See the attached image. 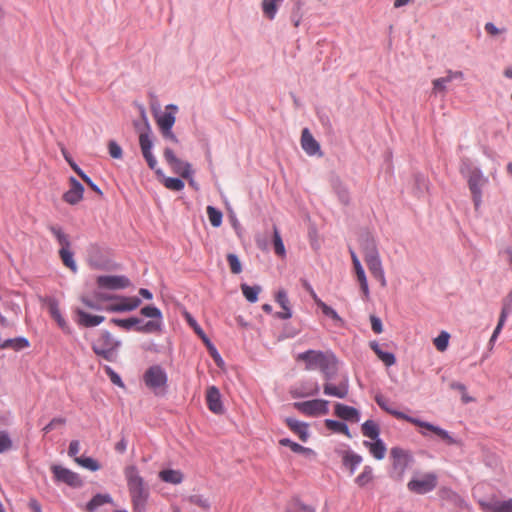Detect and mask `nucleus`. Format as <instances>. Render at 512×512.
Segmentation results:
<instances>
[{"label": "nucleus", "mask_w": 512, "mask_h": 512, "mask_svg": "<svg viewBox=\"0 0 512 512\" xmlns=\"http://www.w3.org/2000/svg\"><path fill=\"white\" fill-rule=\"evenodd\" d=\"M167 380L165 370L159 365L149 367L143 375L145 385L155 393L166 388Z\"/></svg>", "instance_id": "423d86ee"}, {"label": "nucleus", "mask_w": 512, "mask_h": 512, "mask_svg": "<svg viewBox=\"0 0 512 512\" xmlns=\"http://www.w3.org/2000/svg\"><path fill=\"white\" fill-rule=\"evenodd\" d=\"M488 178L479 169H473L468 177V185L472 194V200L476 209L482 202V189L487 184Z\"/></svg>", "instance_id": "0eeeda50"}, {"label": "nucleus", "mask_w": 512, "mask_h": 512, "mask_svg": "<svg viewBox=\"0 0 512 512\" xmlns=\"http://www.w3.org/2000/svg\"><path fill=\"white\" fill-rule=\"evenodd\" d=\"M287 426L298 435L301 441L306 442L309 438L308 425L293 418L285 420Z\"/></svg>", "instance_id": "a878e982"}, {"label": "nucleus", "mask_w": 512, "mask_h": 512, "mask_svg": "<svg viewBox=\"0 0 512 512\" xmlns=\"http://www.w3.org/2000/svg\"><path fill=\"white\" fill-rule=\"evenodd\" d=\"M74 312L76 314V323L85 328L98 326L105 320L104 316L92 315L79 308L75 309Z\"/></svg>", "instance_id": "6ab92c4d"}, {"label": "nucleus", "mask_w": 512, "mask_h": 512, "mask_svg": "<svg viewBox=\"0 0 512 512\" xmlns=\"http://www.w3.org/2000/svg\"><path fill=\"white\" fill-rule=\"evenodd\" d=\"M335 414L343 420L354 422L359 421V412L355 408L341 403H337L335 405Z\"/></svg>", "instance_id": "393cba45"}, {"label": "nucleus", "mask_w": 512, "mask_h": 512, "mask_svg": "<svg viewBox=\"0 0 512 512\" xmlns=\"http://www.w3.org/2000/svg\"><path fill=\"white\" fill-rule=\"evenodd\" d=\"M185 319L190 327L193 328V330L203 339V341L207 344H209V339L206 337L205 333L201 329V327L198 325L196 320L191 316L190 313L185 312L184 313Z\"/></svg>", "instance_id": "8fccbe9b"}, {"label": "nucleus", "mask_w": 512, "mask_h": 512, "mask_svg": "<svg viewBox=\"0 0 512 512\" xmlns=\"http://www.w3.org/2000/svg\"><path fill=\"white\" fill-rule=\"evenodd\" d=\"M323 391L327 396L344 399L347 397L349 392L348 382L342 381L338 385H335L331 383L330 380H326V383L323 386Z\"/></svg>", "instance_id": "412c9836"}, {"label": "nucleus", "mask_w": 512, "mask_h": 512, "mask_svg": "<svg viewBox=\"0 0 512 512\" xmlns=\"http://www.w3.org/2000/svg\"><path fill=\"white\" fill-rule=\"evenodd\" d=\"M273 243H274L275 253L279 256H284L285 255V247H284L283 241H282L281 236L276 227L274 228Z\"/></svg>", "instance_id": "4d7b16f0"}, {"label": "nucleus", "mask_w": 512, "mask_h": 512, "mask_svg": "<svg viewBox=\"0 0 512 512\" xmlns=\"http://www.w3.org/2000/svg\"><path fill=\"white\" fill-rule=\"evenodd\" d=\"M280 445L289 447L295 453L312 454L313 450L304 447L298 443L291 441L288 438H283L279 441Z\"/></svg>", "instance_id": "ea45409f"}, {"label": "nucleus", "mask_w": 512, "mask_h": 512, "mask_svg": "<svg viewBox=\"0 0 512 512\" xmlns=\"http://www.w3.org/2000/svg\"><path fill=\"white\" fill-rule=\"evenodd\" d=\"M364 445L375 459L382 460L385 457L386 446L381 439L377 438L374 442L364 441Z\"/></svg>", "instance_id": "bb28decb"}, {"label": "nucleus", "mask_w": 512, "mask_h": 512, "mask_svg": "<svg viewBox=\"0 0 512 512\" xmlns=\"http://www.w3.org/2000/svg\"><path fill=\"white\" fill-rule=\"evenodd\" d=\"M108 503H112V498L110 495L97 494L86 504L85 511L95 512L98 507Z\"/></svg>", "instance_id": "c756f323"}, {"label": "nucleus", "mask_w": 512, "mask_h": 512, "mask_svg": "<svg viewBox=\"0 0 512 512\" xmlns=\"http://www.w3.org/2000/svg\"><path fill=\"white\" fill-rule=\"evenodd\" d=\"M375 401L382 409H384L385 411H387L388 413H390L397 419L405 420L411 424H414L415 426H417L419 428H422L423 430L420 431V434L423 437H428V432H432L447 445H457V446L461 445V441L459 439H456L448 431L442 429L441 427L433 425L426 421H422L418 418L410 417L403 412L390 409L387 406V400L382 395H377L375 397Z\"/></svg>", "instance_id": "f257e3e1"}, {"label": "nucleus", "mask_w": 512, "mask_h": 512, "mask_svg": "<svg viewBox=\"0 0 512 512\" xmlns=\"http://www.w3.org/2000/svg\"><path fill=\"white\" fill-rule=\"evenodd\" d=\"M65 424H66V419L65 418H63V417H55L43 428V432L45 434H47L50 431H52L53 429H55V428H57L59 426H63Z\"/></svg>", "instance_id": "052dcab7"}, {"label": "nucleus", "mask_w": 512, "mask_h": 512, "mask_svg": "<svg viewBox=\"0 0 512 512\" xmlns=\"http://www.w3.org/2000/svg\"><path fill=\"white\" fill-rule=\"evenodd\" d=\"M301 146L308 155H315L320 151V145L307 128L302 131Z\"/></svg>", "instance_id": "5701e85b"}, {"label": "nucleus", "mask_w": 512, "mask_h": 512, "mask_svg": "<svg viewBox=\"0 0 512 512\" xmlns=\"http://www.w3.org/2000/svg\"><path fill=\"white\" fill-rule=\"evenodd\" d=\"M164 159L172 169V171L185 179H189L192 175L191 165L176 157L171 148L164 149Z\"/></svg>", "instance_id": "9d476101"}, {"label": "nucleus", "mask_w": 512, "mask_h": 512, "mask_svg": "<svg viewBox=\"0 0 512 512\" xmlns=\"http://www.w3.org/2000/svg\"><path fill=\"white\" fill-rule=\"evenodd\" d=\"M124 475L127 481L133 512H145L150 493L143 477L134 465L127 466L124 470Z\"/></svg>", "instance_id": "f03ea898"}, {"label": "nucleus", "mask_w": 512, "mask_h": 512, "mask_svg": "<svg viewBox=\"0 0 512 512\" xmlns=\"http://www.w3.org/2000/svg\"><path fill=\"white\" fill-rule=\"evenodd\" d=\"M440 496L443 499H448L451 501H454L455 503L459 504L460 506H467L465 501L454 491L448 488H443L440 490Z\"/></svg>", "instance_id": "09e8293b"}, {"label": "nucleus", "mask_w": 512, "mask_h": 512, "mask_svg": "<svg viewBox=\"0 0 512 512\" xmlns=\"http://www.w3.org/2000/svg\"><path fill=\"white\" fill-rule=\"evenodd\" d=\"M111 322L125 330H130L132 327L136 328V326H138V324L140 323V319H138L136 317H131L128 319L114 318L111 320Z\"/></svg>", "instance_id": "a18cd8bd"}, {"label": "nucleus", "mask_w": 512, "mask_h": 512, "mask_svg": "<svg viewBox=\"0 0 512 512\" xmlns=\"http://www.w3.org/2000/svg\"><path fill=\"white\" fill-rule=\"evenodd\" d=\"M289 512H314V510L306 505L295 503L289 509Z\"/></svg>", "instance_id": "774afa93"}, {"label": "nucleus", "mask_w": 512, "mask_h": 512, "mask_svg": "<svg viewBox=\"0 0 512 512\" xmlns=\"http://www.w3.org/2000/svg\"><path fill=\"white\" fill-rule=\"evenodd\" d=\"M165 110L164 113L155 115V120L160 131L168 130L173 127L176 121L175 113L178 107L174 104H169L165 107Z\"/></svg>", "instance_id": "2eb2a0df"}, {"label": "nucleus", "mask_w": 512, "mask_h": 512, "mask_svg": "<svg viewBox=\"0 0 512 512\" xmlns=\"http://www.w3.org/2000/svg\"><path fill=\"white\" fill-rule=\"evenodd\" d=\"M276 302L282 307V309L289 308L288 296L284 290H279L277 292Z\"/></svg>", "instance_id": "69168bd1"}, {"label": "nucleus", "mask_w": 512, "mask_h": 512, "mask_svg": "<svg viewBox=\"0 0 512 512\" xmlns=\"http://www.w3.org/2000/svg\"><path fill=\"white\" fill-rule=\"evenodd\" d=\"M319 392V387L317 383H311L309 387L296 388L293 391V395L295 397H308L317 395Z\"/></svg>", "instance_id": "a19ab883"}, {"label": "nucleus", "mask_w": 512, "mask_h": 512, "mask_svg": "<svg viewBox=\"0 0 512 512\" xmlns=\"http://www.w3.org/2000/svg\"><path fill=\"white\" fill-rule=\"evenodd\" d=\"M374 481V471L369 465L364 466L362 472L355 478V483L364 488Z\"/></svg>", "instance_id": "2f4dec72"}, {"label": "nucleus", "mask_w": 512, "mask_h": 512, "mask_svg": "<svg viewBox=\"0 0 512 512\" xmlns=\"http://www.w3.org/2000/svg\"><path fill=\"white\" fill-rule=\"evenodd\" d=\"M50 232L53 234V236L58 241L59 245L61 246L60 249L64 248H70L71 243L69 240V237L67 234L64 233L61 227L52 225L49 227Z\"/></svg>", "instance_id": "f704fd0d"}, {"label": "nucleus", "mask_w": 512, "mask_h": 512, "mask_svg": "<svg viewBox=\"0 0 512 512\" xmlns=\"http://www.w3.org/2000/svg\"><path fill=\"white\" fill-rule=\"evenodd\" d=\"M48 309L51 317L53 320L57 323V325L65 332L70 333V327L65 320V318L62 316L58 303L56 300H50L48 302Z\"/></svg>", "instance_id": "b1692460"}, {"label": "nucleus", "mask_w": 512, "mask_h": 512, "mask_svg": "<svg viewBox=\"0 0 512 512\" xmlns=\"http://www.w3.org/2000/svg\"><path fill=\"white\" fill-rule=\"evenodd\" d=\"M464 74L461 71L448 70L446 76L434 79L432 81L433 93H445L446 84L453 81L454 79H463Z\"/></svg>", "instance_id": "aec40b11"}, {"label": "nucleus", "mask_w": 512, "mask_h": 512, "mask_svg": "<svg viewBox=\"0 0 512 512\" xmlns=\"http://www.w3.org/2000/svg\"><path fill=\"white\" fill-rule=\"evenodd\" d=\"M353 268H354V271H355V275H356L357 281H358V283L360 285V289H361V291L363 293V297H364V299L367 300L369 298L370 291H369V286H368V281H367V277H366L365 271H364L361 263L354 264Z\"/></svg>", "instance_id": "cd10ccee"}, {"label": "nucleus", "mask_w": 512, "mask_h": 512, "mask_svg": "<svg viewBox=\"0 0 512 512\" xmlns=\"http://www.w3.org/2000/svg\"><path fill=\"white\" fill-rule=\"evenodd\" d=\"M298 360L306 362V369H320L326 380H331L337 369L336 358L321 351L309 350L298 355Z\"/></svg>", "instance_id": "7ed1b4c3"}, {"label": "nucleus", "mask_w": 512, "mask_h": 512, "mask_svg": "<svg viewBox=\"0 0 512 512\" xmlns=\"http://www.w3.org/2000/svg\"><path fill=\"white\" fill-rule=\"evenodd\" d=\"M479 505L484 512H512V499L498 500L490 499L489 501H479Z\"/></svg>", "instance_id": "a211bd4d"}, {"label": "nucleus", "mask_w": 512, "mask_h": 512, "mask_svg": "<svg viewBox=\"0 0 512 512\" xmlns=\"http://www.w3.org/2000/svg\"><path fill=\"white\" fill-rule=\"evenodd\" d=\"M59 256H60L61 261L65 267L69 268L73 272L77 271V265L74 260V254L70 250V248L60 249Z\"/></svg>", "instance_id": "c9c22d12"}, {"label": "nucleus", "mask_w": 512, "mask_h": 512, "mask_svg": "<svg viewBox=\"0 0 512 512\" xmlns=\"http://www.w3.org/2000/svg\"><path fill=\"white\" fill-rule=\"evenodd\" d=\"M325 425L328 429H330L334 432H338V433H342L346 436H350L348 426L343 422L327 419L325 421Z\"/></svg>", "instance_id": "37998d69"}, {"label": "nucleus", "mask_w": 512, "mask_h": 512, "mask_svg": "<svg viewBox=\"0 0 512 512\" xmlns=\"http://www.w3.org/2000/svg\"><path fill=\"white\" fill-rule=\"evenodd\" d=\"M141 315L153 318V320H162L161 311L155 306H145L140 310Z\"/></svg>", "instance_id": "3c124183"}, {"label": "nucleus", "mask_w": 512, "mask_h": 512, "mask_svg": "<svg viewBox=\"0 0 512 512\" xmlns=\"http://www.w3.org/2000/svg\"><path fill=\"white\" fill-rule=\"evenodd\" d=\"M108 151H109L110 156L114 159H121L123 156L122 148L114 140H111L108 142Z\"/></svg>", "instance_id": "13d9d810"}, {"label": "nucleus", "mask_w": 512, "mask_h": 512, "mask_svg": "<svg viewBox=\"0 0 512 512\" xmlns=\"http://www.w3.org/2000/svg\"><path fill=\"white\" fill-rule=\"evenodd\" d=\"M69 183L70 188L63 194V200L70 205H76L83 199L84 187L74 177L69 179Z\"/></svg>", "instance_id": "4468645a"}, {"label": "nucleus", "mask_w": 512, "mask_h": 512, "mask_svg": "<svg viewBox=\"0 0 512 512\" xmlns=\"http://www.w3.org/2000/svg\"><path fill=\"white\" fill-rule=\"evenodd\" d=\"M159 478L163 482L177 485L183 481L184 475L180 470L165 469L159 472Z\"/></svg>", "instance_id": "c85d7f7f"}, {"label": "nucleus", "mask_w": 512, "mask_h": 512, "mask_svg": "<svg viewBox=\"0 0 512 512\" xmlns=\"http://www.w3.org/2000/svg\"><path fill=\"white\" fill-rule=\"evenodd\" d=\"M208 219L213 227H219L222 223V213L213 206L207 207Z\"/></svg>", "instance_id": "de8ad7c7"}, {"label": "nucleus", "mask_w": 512, "mask_h": 512, "mask_svg": "<svg viewBox=\"0 0 512 512\" xmlns=\"http://www.w3.org/2000/svg\"><path fill=\"white\" fill-rule=\"evenodd\" d=\"M141 300L137 297L112 295L111 303L105 307L109 312H130L137 309Z\"/></svg>", "instance_id": "6e6552de"}, {"label": "nucleus", "mask_w": 512, "mask_h": 512, "mask_svg": "<svg viewBox=\"0 0 512 512\" xmlns=\"http://www.w3.org/2000/svg\"><path fill=\"white\" fill-rule=\"evenodd\" d=\"M121 345L109 331H101L92 343L93 352L103 359L114 362L117 359V351Z\"/></svg>", "instance_id": "20e7f679"}, {"label": "nucleus", "mask_w": 512, "mask_h": 512, "mask_svg": "<svg viewBox=\"0 0 512 512\" xmlns=\"http://www.w3.org/2000/svg\"><path fill=\"white\" fill-rule=\"evenodd\" d=\"M162 320H150L144 325L136 326L135 330L140 333H154L161 330Z\"/></svg>", "instance_id": "58836bf2"}, {"label": "nucleus", "mask_w": 512, "mask_h": 512, "mask_svg": "<svg viewBox=\"0 0 512 512\" xmlns=\"http://www.w3.org/2000/svg\"><path fill=\"white\" fill-rule=\"evenodd\" d=\"M76 173L93 191H95L99 195L103 194L100 188L83 172V170L76 169Z\"/></svg>", "instance_id": "680f3d73"}, {"label": "nucleus", "mask_w": 512, "mask_h": 512, "mask_svg": "<svg viewBox=\"0 0 512 512\" xmlns=\"http://www.w3.org/2000/svg\"><path fill=\"white\" fill-rule=\"evenodd\" d=\"M75 462L91 471H97L100 469L99 463L91 457H76Z\"/></svg>", "instance_id": "49530a36"}, {"label": "nucleus", "mask_w": 512, "mask_h": 512, "mask_svg": "<svg viewBox=\"0 0 512 512\" xmlns=\"http://www.w3.org/2000/svg\"><path fill=\"white\" fill-rule=\"evenodd\" d=\"M12 446V442L8 434L4 431H0V453L9 450Z\"/></svg>", "instance_id": "0e129e2a"}, {"label": "nucleus", "mask_w": 512, "mask_h": 512, "mask_svg": "<svg viewBox=\"0 0 512 512\" xmlns=\"http://www.w3.org/2000/svg\"><path fill=\"white\" fill-rule=\"evenodd\" d=\"M437 475L434 473H427L419 478L412 479L408 482L407 487L411 492L416 494H426L437 486Z\"/></svg>", "instance_id": "1a4fd4ad"}, {"label": "nucleus", "mask_w": 512, "mask_h": 512, "mask_svg": "<svg viewBox=\"0 0 512 512\" xmlns=\"http://www.w3.org/2000/svg\"><path fill=\"white\" fill-rule=\"evenodd\" d=\"M104 370L113 384L124 387L121 377L110 366H105Z\"/></svg>", "instance_id": "e2e57ef3"}, {"label": "nucleus", "mask_w": 512, "mask_h": 512, "mask_svg": "<svg viewBox=\"0 0 512 512\" xmlns=\"http://www.w3.org/2000/svg\"><path fill=\"white\" fill-rule=\"evenodd\" d=\"M362 433L365 437L375 440L379 438V427L374 421L367 420L362 424Z\"/></svg>", "instance_id": "e433bc0d"}, {"label": "nucleus", "mask_w": 512, "mask_h": 512, "mask_svg": "<svg viewBox=\"0 0 512 512\" xmlns=\"http://www.w3.org/2000/svg\"><path fill=\"white\" fill-rule=\"evenodd\" d=\"M187 501L192 505L202 508L203 510H208L210 507V503H209L208 499H206L202 495H191L187 499Z\"/></svg>", "instance_id": "864d4df0"}, {"label": "nucleus", "mask_w": 512, "mask_h": 512, "mask_svg": "<svg viewBox=\"0 0 512 512\" xmlns=\"http://www.w3.org/2000/svg\"><path fill=\"white\" fill-rule=\"evenodd\" d=\"M227 261L230 267V270L233 274H239L242 271V265L239 258L235 254H228Z\"/></svg>", "instance_id": "6e6d98bb"}, {"label": "nucleus", "mask_w": 512, "mask_h": 512, "mask_svg": "<svg viewBox=\"0 0 512 512\" xmlns=\"http://www.w3.org/2000/svg\"><path fill=\"white\" fill-rule=\"evenodd\" d=\"M97 284L103 288L116 290L128 287L130 281L125 276L104 275L97 278Z\"/></svg>", "instance_id": "dca6fc26"}, {"label": "nucleus", "mask_w": 512, "mask_h": 512, "mask_svg": "<svg viewBox=\"0 0 512 512\" xmlns=\"http://www.w3.org/2000/svg\"><path fill=\"white\" fill-rule=\"evenodd\" d=\"M51 469L56 481L63 482L74 488L82 485V480L77 473L59 465H54Z\"/></svg>", "instance_id": "ddd939ff"}, {"label": "nucleus", "mask_w": 512, "mask_h": 512, "mask_svg": "<svg viewBox=\"0 0 512 512\" xmlns=\"http://www.w3.org/2000/svg\"><path fill=\"white\" fill-rule=\"evenodd\" d=\"M30 346V342L25 337H16V338H6L4 339L2 337V340L0 341V349H11L13 351H21L23 349H26Z\"/></svg>", "instance_id": "4be33fe9"}, {"label": "nucleus", "mask_w": 512, "mask_h": 512, "mask_svg": "<svg viewBox=\"0 0 512 512\" xmlns=\"http://www.w3.org/2000/svg\"><path fill=\"white\" fill-rule=\"evenodd\" d=\"M164 186L172 191H181L185 185L179 178L167 177L164 180Z\"/></svg>", "instance_id": "603ef678"}, {"label": "nucleus", "mask_w": 512, "mask_h": 512, "mask_svg": "<svg viewBox=\"0 0 512 512\" xmlns=\"http://www.w3.org/2000/svg\"><path fill=\"white\" fill-rule=\"evenodd\" d=\"M139 144H140L141 151L152 150L153 143H152V140H151L148 132H142L140 134Z\"/></svg>", "instance_id": "bf43d9fd"}, {"label": "nucleus", "mask_w": 512, "mask_h": 512, "mask_svg": "<svg viewBox=\"0 0 512 512\" xmlns=\"http://www.w3.org/2000/svg\"><path fill=\"white\" fill-rule=\"evenodd\" d=\"M371 348L375 352V354L378 356V358L386 365V366H392L396 362V358L394 354L390 352H384L380 346L373 342L371 343Z\"/></svg>", "instance_id": "72a5a7b5"}, {"label": "nucleus", "mask_w": 512, "mask_h": 512, "mask_svg": "<svg viewBox=\"0 0 512 512\" xmlns=\"http://www.w3.org/2000/svg\"><path fill=\"white\" fill-rule=\"evenodd\" d=\"M393 471L397 473V477L401 479L410 461V455L407 451L400 447H393L390 450Z\"/></svg>", "instance_id": "f8f14e48"}, {"label": "nucleus", "mask_w": 512, "mask_h": 512, "mask_svg": "<svg viewBox=\"0 0 512 512\" xmlns=\"http://www.w3.org/2000/svg\"><path fill=\"white\" fill-rule=\"evenodd\" d=\"M319 308L322 310L324 315L330 317L340 325L343 324V319L338 315V313L333 308L328 306L326 303H321Z\"/></svg>", "instance_id": "5fc2aeb1"}, {"label": "nucleus", "mask_w": 512, "mask_h": 512, "mask_svg": "<svg viewBox=\"0 0 512 512\" xmlns=\"http://www.w3.org/2000/svg\"><path fill=\"white\" fill-rule=\"evenodd\" d=\"M206 403L208 409L214 414H223L224 406L221 401V394L217 387L210 386L206 391Z\"/></svg>", "instance_id": "f3484780"}, {"label": "nucleus", "mask_w": 512, "mask_h": 512, "mask_svg": "<svg viewBox=\"0 0 512 512\" xmlns=\"http://www.w3.org/2000/svg\"><path fill=\"white\" fill-rule=\"evenodd\" d=\"M241 291L247 301L255 303L258 300V295L261 291V288L259 286H249L247 284H242Z\"/></svg>", "instance_id": "4c0bfd02"}, {"label": "nucleus", "mask_w": 512, "mask_h": 512, "mask_svg": "<svg viewBox=\"0 0 512 512\" xmlns=\"http://www.w3.org/2000/svg\"><path fill=\"white\" fill-rule=\"evenodd\" d=\"M283 0H263L262 11L266 18L273 20L277 14L278 7Z\"/></svg>", "instance_id": "473e14b6"}, {"label": "nucleus", "mask_w": 512, "mask_h": 512, "mask_svg": "<svg viewBox=\"0 0 512 512\" xmlns=\"http://www.w3.org/2000/svg\"><path fill=\"white\" fill-rule=\"evenodd\" d=\"M364 261L371 275L380 283L382 288H385L387 286V280L382 266V261L374 244H372L371 248H367L365 250Z\"/></svg>", "instance_id": "39448f33"}, {"label": "nucleus", "mask_w": 512, "mask_h": 512, "mask_svg": "<svg viewBox=\"0 0 512 512\" xmlns=\"http://www.w3.org/2000/svg\"><path fill=\"white\" fill-rule=\"evenodd\" d=\"M15 331V324L9 321L0 313V341L3 336L12 334Z\"/></svg>", "instance_id": "79ce46f5"}, {"label": "nucleus", "mask_w": 512, "mask_h": 512, "mask_svg": "<svg viewBox=\"0 0 512 512\" xmlns=\"http://www.w3.org/2000/svg\"><path fill=\"white\" fill-rule=\"evenodd\" d=\"M328 401L323 399H314L305 402H296L294 407L301 413L308 416L326 415L329 412Z\"/></svg>", "instance_id": "9b49d317"}, {"label": "nucleus", "mask_w": 512, "mask_h": 512, "mask_svg": "<svg viewBox=\"0 0 512 512\" xmlns=\"http://www.w3.org/2000/svg\"><path fill=\"white\" fill-rule=\"evenodd\" d=\"M450 335L446 331H442L434 340L433 343L436 349L440 352H444L449 344Z\"/></svg>", "instance_id": "c03bdc74"}, {"label": "nucleus", "mask_w": 512, "mask_h": 512, "mask_svg": "<svg viewBox=\"0 0 512 512\" xmlns=\"http://www.w3.org/2000/svg\"><path fill=\"white\" fill-rule=\"evenodd\" d=\"M371 328L376 334H380L383 332V325L380 318L375 315L370 316Z\"/></svg>", "instance_id": "338daca9"}, {"label": "nucleus", "mask_w": 512, "mask_h": 512, "mask_svg": "<svg viewBox=\"0 0 512 512\" xmlns=\"http://www.w3.org/2000/svg\"><path fill=\"white\" fill-rule=\"evenodd\" d=\"M343 465L353 474L362 462V457L354 452H345L342 457Z\"/></svg>", "instance_id": "7c9ffc66"}]
</instances>
